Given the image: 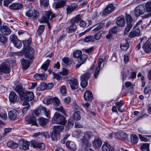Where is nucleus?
I'll list each match as a JSON object with an SVG mask.
<instances>
[{
  "mask_svg": "<svg viewBox=\"0 0 151 151\" xmlns=\"http://www.w3.org/2000/svg\"><path fill=\"white\" fill-rule=\"evenodd\" d=\"M26 15L28 17H32L33 15V13L32 10H28L25 13Z\"/></svg>",
  "mask_w": 151,
  "mask_h": 151,
  "instance_id": "obj_64",
  "label": "nucleus"
},
{
  "mask_svg": "<svg viewBox=\"0 0 151 151\" xmlns=\"http://www.w3.org/2000/svg\"><path fill=\"white\" fill-rule=\"evenodd\" d=\"M0 31L2 35L6 36L9 35L11 31L8 26L4 25L1 27Z\"/></svg>",
  "mask_w": 151,
  "mask_h": 151,
  "instance_id": "obj_13",
  "label": "nucleus"
},
{
  "mask_svg": "<svg viewBox=\"0 0 151 151\" xmlns=\"http://www.w3.org/2000/svg\"><path fill=\"white\" fill-rule=\"evenodd\" d=\"M45 29V27L43 25L39 26L37 30L38 35H40L43 33Z\"/></svg>",
  "mask_w": 151,
  "mask_h": 151,
  "instance_id": "obj_41",
  "label": "nucleus"
},
{
  "mask_svg": "<svg viewBox=\"0 0 151 151\" xmlns=\"http://www.w3.org/2000/svg\"><path fill=\"white\" fill-rule=\"evenodd\" d=\"M69 73V70L66 69H64L63 71L60 73L63 76H67Z\"/></svg>",
  "mask_w": 151,
  "mask_h": 151,
  "instance_id": "obj_61",
  "label": "nucleus"
},
{
  "mask_svg": "<svg viewBox=\"0 0 151 151\" xmlns=\"http://www.w3.org/2000/svg\"><path fill=\"white\" fill-rule=\"evenodd\" d=\"M117 24L120 27H123L125 24V21L124 16H121L118 17L116 21Z\"/></svg>",
  "mask_w": 151,
  "mask_h": 151,
  "instance_id": "obj_20",
  "label": "nucleus"
},
{
  "mask_svg": "<svg viewBox=\"0 0 151 151\" xmlns=\"http://www.w3.org/2000/svg\"><path fill=\"white\" fill-rule=\"evenodd\" d=\"M115 7L112 4L108 5L104 9L103 11L102 14L104 15L109 14L113 12L115 9Z\"/></svg>",
  "mask_w": 151,
  "mask_h": 151,
  "instance_id": "obj_10",
  "label": "nucleus"
},
{
  "mask_svg": "<svg viewBox=\"0 0 151 151\" xmlns=\"http://www.w3.org/2000/svg\"><path fill=\"white\" fill-rule=\"evenodd\" d=\"M144 6L142 5H139L135 9L134 14L136 17L143 14L145 13Z\"/></svg>",
  "mask_w": 151,
  "mask_h": 151,
  "instance_id": "obj_12",
  "label": "nucleus"
},
{
  "mask_svg": "<svg viewBox=\"0 0 151 151\" xmlns=\"http://www.w3.org/2000/svg\"><path fill=\"white\" fill-rule=\"evenodd\" d=\"M140 33V31L139 29H136L134 31L130 32L129 36L132 38L135 36H138Z\"/></svg>",
  "mask_w": 151,
  "mask_h": 151,
  "instance_id": "obj_26",
  "label": "nucleus"
},
{
  "mask_svg": "<svg viewBox=\"0 0 151 151\" xmlns=\"http://www.w3.org/2000/svg\"><path fill=\"white\" fill-rule=\"evenodd\" d=\"M104 25V23H101L99 25H98L96 28L93 29V30L94 31H97L101 29Z\"/></svg>",
  "mask_w": 151,
  "mask_h": 151,
  "instance_id": "obj_55",
  "label": "nucleus"
},
{
  "mask_svg": "<svg viewBox=\"0 0 151 151\" xmlns=\"http://www.w3.org/2000/svg\"><path fill=\"white\" fill-rule=\"evenodd\" d=\"M114 150V147L111 146L107 142H104L102 147V151H113Z\"/></svg>",
  "mask_w": 151,
  "mask_h": 151,
  "instance_id": "obj_19",
  "label": "nucleus"
},
{
  "mask_svg": "<svg viewBox=\"0 0 151 151\" xmlns=\"http://www.w3.org/2000/svg\"><path fill=\"white\" fill-rule=\"evenodd\" d=\"M142 47L145 51L147 52H149L151 50V43L146 42L145 44L143 45Z\"/></svg>",
  "mask_w": 151,
  "mask_h": 151,
  "instance_id": "obj_32",
  "label": "nucleus"
},
{
  "mask_svg": "<svg viewBox=\"0 0 151 151\" xmlns=\"http://www.w3.org/2000/svg\"><path fill=\"white\" fill-rule=\"evenodd\" d=\"M145 7L147 11H151V2L147 3L145 4Z\"/></svg>",
  "mask_w": 151,
  "mask_h": 151,
  "instance_id": "obj_53",
  "label": "nucleus"
},
{
  "mask_svg": "<svg viewBox=\"0 0 151 151\" xmlns=\"http://www.w3.org/2000/svg\"><path fill=\"white\" fill-rule=\"evenodd\" d=\"M40 4L44 6L47 7L49 4V0H40Z\"/></svg>",
  "mask_w": 151,
  "mask_h": 151,
  "instance_id": "obj_47",
  "label": "nucleus"
},
{
  "mask_svg": "<svg viewBox=\"0 0 151 151\" xmlns=\"http://www.w3.org/2000/svg\"><path fill=\"white\" fill-rule=\"evenodd\" d=\"M74 119L76 120H79L81 119L80 112L79 111L75 112L73 114Z\"/></svg>",
  "mask_w": 151,
  "mask_h": 151,
  "instance_id": "obj_40",
  "label": "nucleus"
},
{
  "mask_svg": "<svg viewBox=\"0 0 151 151\" xmlns=\"http://www.w3.org/2000/svg\"><path fill=\"white\" fill-rule=\"evenodd\" d=\"M53 103L55 107L59 106L60 104V100L56 97L53 98Z\"/></svg>",
  "mask_w": 151,
  "mask_h": 151,
  "instance_id": "obj_44",
  "label": "nucleus"
},
{
  "mask_svg": "<svg viewBox=\"0 0 151 151\" xmlns=\"http://www.w3.org/2000/svg\"><path fill=\"white\" fill-rule=\"evenodd\" d=\"M29 143L28 142L25 141L24 140L20 141L19 143V146L20 149L26 150L28 149Z\"/></svg>",
  "mask_w": 151,
  "mask_h": 151,
  "instance_id": "obj_15",
  "label": "nucleus"
},
{
  "mask_svg": "<svg viewBox=\"0 0 151 151\" xmlns=\"http://www.w3.org/2000/svg\"><path fill=\"white\" fill-rule=\"evenodd\" d=\"M84 97L85 100L86 101L91 100L93 99L92 93L89 90L86 91L85 92Z\"/></svg>",
  "mask_w": 151,
  "mask_h": 151,
  "instance_id": "obj_21",
  "label": "nucleus"
},
{
  "mask_svg": "<svg viewBox=\"0 0 151 151\" xmlns=\"http://www.w3.org/2000/svg\"><path fill=\"white\" fill-rule=\"evenodd\" d=\"M87 55L86 54H83L81 55L79 58L78 59V63L76 64V68L78 69L83 64H84L86 61L87 58Z\"/></svg>",
  "mask_w": 151,
  "mask_h": 151,
  "instance_id": "obj_8",
  "label": "nucleus"
},
{
  "mask_svg": "<svg viewBox=\"0 0 151 151\" xmlns=\"http://www.w3.org/2000/svg\"><path fill=\"white\" fill-rule=\"evenodd\" d=\"M23 5L22 3H13L9 6V8L11 10H19L21 9L23 7Z\"/></svg>",
  "mask_w": 151,
  "mask_h": 151,
  "instance_id": "obj_14",
  "label": "nucleus"
},
{
  "mask_svg": "<svg viewBox=\"0 0 151 151\" xmlns=\"http://www.w3.org/2000/svg\"><path fill=\"white\" fill-rule=\"evenodd\" d=\"M81 86L83 88L86 87L88 84L87 81L83 80H81Z\"/></svg>",
  "mask_w": 151,
  "mask_h": 151,
  "instance_id": "obj_59",
  "label": "nucleus"
},
{
  "mask_svg": "<svg viewBox=\"0 0 151 151\" xmlns=\"http://www.w3.org/2000/svg\"><path fill=\"white\" fill-rule=\"evenodd\" d=\"M68 82L70 85V87L72 90L76 89L78 87V80L76 78H71L68 81Z\"/></svg>",
  "mask_w": 151,
  "mask_h": 151,
  "instance_id": "obj_7",
  "label": "nucleus"
},
{
  "mask_svg": "<svg viewBox=\"0 0 151 151\" xmlns=\"http://www.w3.org/2000/svg\"><path fill=\"white\" fill-rule=\"evenodd\" d=\"M132 25H133L130 24H127V27H126L124 31V33L125 34H127L128 33L132 27Z\"/></svg>",
  "mask_w": 151,
  "mask_h": 151,
  "instance_id": "obj_56",
  "label": "nucleus"
},
{
  "mask_svg": "<svg viewBox=\"0 0 151 151\" xmlns=\"http://www.w3.org/2000/svg\"><path fill=\"white\" fill-rule=\"evenodd\" d=\"M81 19L80 15H77L76 16L73 18L71 20V22L75 23L78 22Z\"/></svg>",
  "mask_w": 151,
  "mask_h": 151,
  "instance_id": "obj_45",
  "label": "nucleus"
},
{
  "mask_svg": "<svg viewBox=\"0 0 151 151\" xmlns=\"http://www.w3.org/2000/svg\"><path fill=\"white\" fill-rule=\"evenodd\" d=\"M54 122L56 123L65 125L66 121L64 117L57 112H56L53 117Z\"/></svg>",
  "mask_w": 151,
  "mask_h": 151,
  "instance_id": "obj_3",
  "label": "nucleus"
},
{
  "mask_svg": "<svg viewBox=\"0 0 151 151\" xmlns=\"http://www.w3.org/2000/svg\"><path fill=\"white\" fill-rule=\"evenodd\" d=\"M77 29V26L75 23L71 22V24L66 29V31L67 33H71L75 32Z\"/></svg>",
  "mask_w": 151,
  "mask_h": 151,
  "instance_id": "obj_18",
  "label": "nucleus"
},
{
  "mask_svg": "<svg viewBox=\"0 0 151 151\" xmlns=\"http://www.w3.org/2000/svg\"><path fill=\"white\" fill-rule=\"evenodd\" d=\"M93 145L95 147L98 148L101 146L102 142L100 139L98 138L93 141Z\"/></svg>",
  "mask_w": 151,
  "mask_h": 151,
  "instance_id": "obj_30",
  "label": "nucleus"
},
{
  "mask_svg": "<svg viewBox=\"0 0 151 151\" xmlns=\"http://www.w3.org/2000/svg\"><path fill=\"white\" fill-rule=\"evenodd\" d=\"M17 111L14 109H13L9 111L8 113L9 116L11 120H14L17 116Z\"/></svg>",
  "mask_w": 151,
  "mask_h": 151,
  "instance_id": "obj_25",
  "label": "nucleus"
},
{
  "mask_svg": "<svg viewBox=\"0 0 151 151\" xmlns=\"http://www.w3.org/2000/svg\"><path fill=\"white\" fill-rule=\"evenodd\" d=\"M41 110H42L44 112L45 115L47 118H49L50 116V111L47 110L46 108L43 106H40L38 109H36L34 112L36 116H38L41 112Z\"/></svg>",
  "mask_w": 151,
  "mask_h": 151,
  "instance_id": "obj_6",
  "label": "nucleus"
},
{
  "mask_svg": "<svg viewBox=\"0 0 151 151\" xmlns=\"http://www.w3.org/2000/svg\"><path fill=\"white\" fill-rule=\"evenodd\" d=\"M138 140L137 136L135 134H132L131 136V141L132 143H136Z\"/></svg>",
  "mask_w": 151,
  "mask_h": 151,
  "instance_id": "obj_37",
  "label": "nucleus"
},
{
  "mask_svg": "<svg viewBox=\"0 0 151 151\" xmlns=\"http://www.w3.org/2000/svg\"><path fill=\"white\" fill-rule=\"evenodd\" d=\"M66 145L72 151H74L76 150V147L74 142L72 141L67 142Z\"/></svg>",
  "mask_w": 151,
  "mask_h": 151,
  "instance_id": "obj_24",
  "label": "nucleus"
},
{
  "mask_svg": "<svg viewBox=\"0 0 151 151\" xmlns=\"http://www.w3.org/2000/svg\"><path fill=\"white\" fill-rule=\"evenodd\" d=\"M66 5V1L64 0H61L56 2L54 3L53 6L55 9H57L63 7Z\"/></svg>",
  "mask_w": 151,
  "mask_h": 151,
  "instance_id": "obj_16",
  "label": "nucleus"
},
{
  "mask_svg": "<svg viewBox=\"0 0 151 151\" xmlns=\"http://www.w3.org/2000/svg\"><path fill=\"white\" fill-rule=\"evenodd\" d=\"M39 124L42 126L46 125L48 122V119L43 117H40L38 119Z\"/></svg>",
  "mask_w": 151,
  "mask_h": 151,
  "instance_id": "obj_33",
  "label": "nucleus"
},
{
  "mask_svg": "<svg viewBox=\"0 0 151 151\" xmlns=\"http://www.w3.org/2000/svg\"><path fill=\"white\" fill-rule=\"evenodd\" d=\"M21 64L24 69H27L30 66L29 62L23 58L22 59Z\"/></svg>",
  "mask_w": 151,
  "mask_h": 151,
  "instance_id": "obj_27",
  "label": "nucleus"
},
{
  "mask_svg": "<svg viewBox=\"0 0 151 151\" xmlns=\"http://www.w3.org/2000/svg\"><path fill=\"white\" fill-rule=\"evenodd\" d=\"M39 142H37L34 140H32L30 141L31 146L34 148H37Z\"/></svg>",
  "mask_w": 151,
  "mask_h": 151,
  "instance_id": "obj_48",
  "label": "nucleus"
},
{
  "mask_svg": "<svg viewBox=\"0 0 151 151\" xmlns=\"http://www.w3.org/2000/svg\"><path fill=\"white\" fill-rule=\"evenodd\" d=\"M37 148H39L41 150H44L45 148V145L42 143L39 142Z\"/></svg>",
  "mask_w": 151,
  "mask_h": 151,
  "instance_id": "obj_60",
  "label": "nucleus"
},
{
  "mask_svg": "<svg viewBox=\"0 0 151 151\" xmlns=\"http://www.w3.org/2000/svg\"><path fill=\"white\" fill-rule=\"evenodd\" d=\"M126 19L127 24H130L133 25L134 22L132 21V17L129 14L127 15L126 17Z\"/></svg>",
  "mask_w": 151,
  "mask_h": 151,
  "instance_id": "obj_42",
  "label": "nucleus"
},
{
  "mask_svg": "<svg viewBox=\"0 0 151 151\" xmlns=\"http://www.w3.org/2000/svg\"><path fill=\"white\" fill-rule=\"evenodd\" d=\"M82 52L80 50L74 51L73 54V56L76 58H79L82 54Z\"/></svg>",
  "mask_w": 151,
  "mask_h": 151,
  "instance_id": "obj_46",
  "label": "nucleus"
},
{
  "mask_svg": "<svg viewBox=\"0 0 151 151\" xmlns=\"http://www.w3.org/2000/svg\"><path fill=\"white\" fill-rule=\"evenodd\" d=\"M77 7L76 4H72L70 6H68L66 8L67 13L68 14H70Z\"/></svg>",
  "mask_w": 151,
  "mask_h": 151,
  "instance_id": "obj_29",
  "label": "nucleus"
},
{
  "mask_svg": "<svg viewBox=\"0 0 151 151\" xmlns=\"http://www.w3.org/2000/svg\"><path fill=\"white\" fill-rule=\"evenodd\" d=\"M22 100H27L28 101H31L34 99V93L32 92H24L20 97Z\"/></svg>",
  "mask_w": 151,
  "mask_h": 151,
  "instance_id": "obj_5",
  "label": "nucleus"
},
{
  "mask_svg": "<svg viewBox=\"0 0 151 151\" xmlns=\"http://www.w3.org/2000/svg\"><path fill=\"white\" fill-rule=\"evenodd\" d=\"M66 88L65 86H62L60 89L61 93L63 95L66 93Z\"/></svg>",
  "mask_w": 151,
  "mask_h": 151,
  "instance_id": "obj_63",
  "label": "nucleus"
},
{
  "mask_svg": "<svg viewBox=\"0 0 151 151\" xmlns=\"http://www.w3.org/2000/svg\"><path fill=\"white\" fill-rule=\"evenodd\" d=\"M51 14V12H45V15L43 16L40 20L41 23H46L49 29H50L51 26L50 23L48 22V20L50 19Z\"/></svg>",
  "mask_w": 151,
  "mask_h": 151,
  "instance_id": "obj_4",
  "label": "nucleus"
},
{
  "mask_svg": "<svg viewBox=\"0 0 151 151\" xmlns=\"http://www.w3.org/2000/svg\"><path fill=\"white\" fill-rule=\"evenodd\" d=\"M10 39L11 42L13 43H15L18 39L15 35H11Z\"/></svg>",
  "mask_w": 151,
  "mask_h": 151,
  "instance_id": "obj_50",
  "label": "nucleus"
},
{
  "mask_svg": "<svg viewBox=\"0 0 151 151\" xmlns=\"http://www.w3.org/2000/svg\"><path fill=\"white\" fill-rule=\"evenodd\" d=\"M115 104L118 110L120 112H122L120 108L123 105L122 102L120 101L116 103Z\"/></svg>",
  "mask_w": 151,
  "mask_h": 151,
  "instance_id": "obj_49",
  "label": "nucleus"
},
{
  "mask_svg": "<svg viewBox=\"0 0 151 151\" xmlns=\"http://www.w3.org/2000/svg\"><path fill=\"white\" fill-rule=\"evenodd\" d=\"M25 120L28 123L32 124L33 125L37 126V124L36 122V119L34 117L27 116L25 118Z\"/></svg>",
  "mask_w": 151,
  "mask_h": 151,
  "instance_id": "obj_22",
  "label": "nucleus"
},
{
  "mask_svg": "<svg viewBox=\"0 0 151 151\" xmlns=\"http://www.w3.org/2000/svg\"><path fill=\"white\" fill-rule=\"evenodd\" d=\"M129 43L127 41L125 40L123 41V42L120 44L121 49L123 50H127L129 48Z\"/></svg>",
  "mask_w": 151,
  "mask_h": 151,
  "instance_id": "obj_28",
  "label": "nucleus"
},
{
  "mask_svg": "<svg viewBox=\"0 0 151 151\" xmlns=\"http://www.w3.org/2000/svg\"><path fill=\"white\" fill-rule=\"evenodd\" d=\"M14 45L17 48H19L22 46V44L19 40L18 39L15 43H13Z\"/></svg>",
  "mask_w": 151,
  "mask_h": 151,
  "instance_id": "obj_51",
  "label": "nucleus"
},
{
  "mask_svg": "<svg viewBox=\"0 0 151 151\" xmlns=\"http://www.w3.org/2000/svg\"><path fill=\"white\" fill-rule=\"evenodd\" d=\"M17 96L16 93L13 92H11L9 95L10 101L12 103H15L17 99Z\"/></svg>",
  "mask_w": 151,
  "mask_h": 151,
  "instance_id": "obj_23",
  "label": "nucleus"
},
{
  "mask_svg": "<svg viewBox=\"0 0 151 151\" xmlns=\"http://www.w3.org/2000/svg\"><path fill=\"white\" fill-rule=\"evenodd\" d=\"M24 55L26 58H29V60H32L34 58L33 54L34 51L32 48H25Z\"/></svg>",
  "mask_w": 151,
  "mask_h": 151,
  "instance_id": "obj_9",
  "label": "nucleus"
},
{
  "mask_svg": "<svg viewBox=\"0 0 151 151\" xmlns=\"http://www.w3.org/2000/svg\"><path fill=\"white\" fill-rule=\"evenodd\" d=\"M91 75V73L88 72H87L82 75L81 76V80H84L87 81Z\"/></svg>",
  "mask_w": 151,
  "mask_h": 151,
  "instance_id": "obj_34",
  "label": "nucleus"
},
{
  "mask_svg": "<svg viewBox=\"0 0 151 151\" xmlns=\"http://www.w3.org/2000/svg\"><path fill=\"white\" fill-rule=\"evenodd\" d=\"M47 83L45 82L41 83L40 84L39 86L37 88L38 90L40 91H43L46 89Z\"/></svg>",
  "mask_w": 151,
  "mask_h": 151,
  "instance_id": "obj_38",
  "label": "nucleus"
},
{
  "mask_svg": "<svg viewBox=\"0 0 151 151\" xmlns=\"http://www.w3.org/2000/svg\"><path fill=\"white\" fill-rule=\"evenodd\" d=\"M149 144L145 143L141 145L140 148L142 151H149Z\"/></svg>",
  "mask_w": 151,
  "mask_h": 151,
  "instance_id": "obj_43",
  "label": "nucleus"
},
{
  "mask_svg": "<svg viewBox=\"0 0 151 151\" xmlns=\"http://www.w3.org/2000/svg\"><path fill=\"white\" fill-rule=\"evenodd\" d=\"M63 129L64 127L61 126H56L54 127L53 132L51 135V138L53 141L58 139L61 132Z\"/></svg>",
  "mask_w": 151,
  "mask_h": 151,
  "instance_id": "obj_2",
  "label": "nucleus"
},
{
  "mask_svg": "<svg viewBox=\"0 0 151 151\" xmlns=\"http://www.w3.org/2000/svg\"><path fill=\"white\" fill-rule=\"evenodd\" d=\"M31 40H28L27 41H26L24 42V47H25V48H28V47L31 48L29 46L31 44Z\"/></svg>",
  "mask_w": 151,
  "mask_h": 151,
  "instance_id": "obj_57",
  "label": "nucleus"
},
{
  "mask_svg": "<svg viewBox=\"0 0 151 151\" xmlns=\"http://www.w3.org/2000/svg\"><path fill=\"white\" fill-rule=\"evenodd\" d=\"M90 137V135L87 133H85L84 134L83 138L82 139V145L83 146H90L91 144L88 141V139Z\"/></svg>",
  "mask_w": 151,
  "mask_h": 151,
  "instance_id": "obj_11",
  "label": "nucleus"
},
{
  "mask_svg": "<svg viewBox=\"0 0 151 151\" xmlns=\"http://www.w3.org/2000/svg\"><path fill=\"white\" fill-rule=\"evenodd\" d=\"M7 145L8 146L12 148H16L18 147V144L12 141L8 142Z\"/></svg>",
  "mask_w": 151,
  "mask_h": 151,
  "instance_id": "obj_35",
  "label": "nucleus"
},
{
  "mask_svg": "<svg viewBox=\"0 0 151 151\" xmlns=\"http://www.w3.org/2000/svg\"><path fill=\"white\" fill-rule=\"evenodd\" d=\"M101 37V34L99 32L97 34L95 35L94 36H93V38L94 39V41L95 40H99Z\"/></svg>",
  "mask_w": 151,
  "mask_h": 151,
  "instance_id": "obj_62",
  "label": "nucleus"
},
{
  "mask_svg": "<svg viewBox=\"0 0 151 151\" xmlns=\"http://www.w3.org/2000/svg\"><path fill=\"white\" fill-rule=\"evenodd\" d=\"M10 71L9 67L5 64L3 63L0 66V72L8 74L10 73Z\"/></svg>",
  "mask_w": 151,
  "mask_h": 151,
  "instance_id": "obj_17",
  "label": "nucleus"
},
{
  "mask_svg": "<svg viewBox=\"0 0 151 151\" xmlns=\"http://www.w3.org/2000/svg\"><path fill=\"white\" fill-rule=\"evenodd\" d=\"M50 63V60H47L41 66V69L39 70V72L41 73L42 72V70H43V73L41 74L38 73H36L34 76V77L35 79L37 80H41L42 81H45L46 80L47 77V75L44 73L48 69V67Z\"/></svg>",
  "mask_w": 151,
  "mask_h": 151,
  "instance_id": "obj_1",
  "label": "nucleus"
},
{
  "mask_svg": "<svg viewBox=\"0 0 151 151\" xmlns=\"http://www.w3.org/2000/svg\"><path fill=\"white\" fill-rule=\"evenodd\" d=\"M0 42L4 44H5L7 42V39L6 37L1 35H0Z\"/></svg>",
  "mask_w": 151,
  "mask_h": 151,
  "instance_id": "obj_54",
  "label": "nucleus"
},
{
  "mask_svg": "<svg viewBox=\"0 0 151 151\" xmlns=\"http://www.w3.org/2000/svg\"><path fill=\"white\" fill-rule=\"evenodd\" d=\"M15 91L19 94L20 97L24 92L22 87L20 86H17L15 88Z\"/></svg>",
  "mask_w": 151,
  "mask_h": 151,
  "instance_id": "obj_31",
  "label": "nucleus"
},
{
  "mask_svg": "<svg viewBox=\"0 0 151 151\" xmlns=\"http://www.w3.org/2000/svg\"><path fill=\"white\" fill-rule=\"evenodd\" d=\"M84 41L86 42H94V39L93 36L90 35L84 38Z\"/></svg>",
  "mask_w": 151,
  "mask_h": 151,
  "instance_id": "obj_36",
  "label": "nucleus"
},
{
  "mask_svg": "<svg viewBox=\"0 0 151 151\" xmlns=\"http://www.w3.org/2000/svg\"><path fill=\"white\" fill-rule=\"evenodd\" d=\"M100 68L97 67L95 71L94 76L96 78H98V76L99 73Z\"/></svg>",
  "mask_w": 151,
  "mask_h": 151,
  "instance_id": "obj_58",
  "label": "nucleus"
},
{
  "mask_svg": "<svg viewBox=\"0 0 151 151\" xmlns=\"http://www.w3.org/2000/svg\"><path fill=\"white\" fill-rule=\"evenodd\" d=\"M55 110L60 112L65 115L66 113L65 111L62 106H60V107L59 106L55 107L54 108Z\"/></svg>",
  "mask_w": 151,
  "mask_h": 151,
  "instance_id": "obj_39",
  "label": "nucleus"
},
{
  "mask_svg": "<svg viewBox=\"0 0 151 151\" xmlns=\"http://www.w3.org/2000/svg\"><path fill=\"white\" fill-rule=\"evenodd\" d=\"M151 91V84L146 87L144 89V92L145 94H147Z\"/></svg>",
  "mask_w": 151,
  "mask_h": 151,
  "instance_id": "obj_52",
  "label": "nucleus"
}]
</instances>
